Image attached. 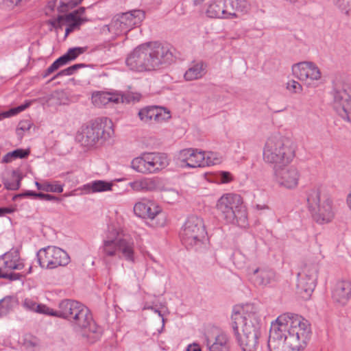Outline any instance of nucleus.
Wrapping results in <instances>:
<instances>
[{
  "label": "nucleus",
  "mask_w": 351,
  "mask_h": 351,
  "mask_svg": "<svg viewBox=\"0 0 351 351\" xmlns=\"http://www.w3.org/2000/svg\"><path fill=\"white\" fill-rule=\"evenodd\" d=\"M45 200V201H58L59 198L56 196L49 195V194H46Z\"/></svg>",
  "instance_id": "59"
},
{
  "label": "nucleus",
  "mask_w": 351,
  "mask_h": 351,
  "mask_svg": "<svg viewBox=\"0 0 351 351\" xmlns=\"http://www.w3.org/2000/svg\"><path fill=\"white\" fill-rule=\"evenodd\" d=\"M10 213V210L8 208H0V216L3 215L4 213Z\"/></svg>",
  "instance_id": "61"
},
{
  "label": "nucleus",
  "mask_w": 351,
  "mask_h": 351,
  "mask_svg": "<svg viewBox=\"0 0 351 351\" xmlns=\"http://www.w3.org/2000/svg\"><path fill=\"white\" fill-rule=\"evenodd\" d=\"M23 304V306L27 310L45 315H49L50 308L44 304H37L32 299L25 298Z\"/></svg>",
  "instance_id": "33"
},
{
  "label": "nucleus",
  "mask_w": 351,
  "mask_h": 351,
  "mask_svg": "<svg viewBox=\"0 0 351 351\" xmlns=\"http://www.w3.org/2000/svg\"><path fill=\"white\" fill-rule=\"evenodd\" d=\"M12 181H4L3 184L5 187L8 190H18L21 185V180H22V176L17 171H13L12 173Z\"/></svg>",
  "instance_id": "35"
},
{
  "label": "nucleus",
  "mask_w": 351,
  "mask_h": 351,
  "mask_svg": "<svg viewBox=\"0 0 351 351\" xmlns=\"http://www.w3.org/2000/svg\"><path fill=\"white\" fill-rule=\"evenodd\" d=\"M30 126H31V125L28 121H20L19 123L17 130H16L17 134L22 135V133L21 132V131L24 132V131L28 130H29Z\"/></svg>",
  "instance_id": "48"
},
{
  "label": "nucleus",
  "mask_w": 351,
  "mask_h": 351,
  "mask_svg": "<svg viewBox=\"0 0 351 351\" xmlns=\"http://www.w3.org/2000/svg\"><path fill=\"white\" fill-rule=\"evenodd\" d=\"M206 341L209 351H230L229 338L223 332H219L211 339L206 337Z\"/></svg>",
  "instance_id": "25"
},
{
  "label": "nucleus",
  "mask_w": 351,
  "mask_h": 351,
  "mask_svg": "<svg viewBox=\"0 0 351 351\" xmlns=\"http://www.w3.org/2000/svg\"><path fill=\"white\" fill-rule=\"evenodd\" d=\"M86 21H87L86 18H75V13H69L58 16L57 19L50 21L49 23L55 29L62 28V25H66L65 36H67L71 32L80 29V26Z\"/></svg>",
  "instance_id": "21"
},
{
  "label": "nucleus",
  "mask_w": 351,
  "mask_h": 351,
  "mask_svg": "<svg viewBox=\"0 0 351 351\" xmlns=\"http://www.w3.org/2000/svg\"><path fill=\"white\" fill-rule=\"evenodd\" d=\"M106 119L104 123L99 119L90 122L77 134V141L84 147H92L108 139L113 133V130L111 126L106 128Z\"/></svg>",
  "instance_id": "9"
},
{
  "label": "nucleus",
  "mask_w": 351,
  "mask_h": 351,
  "mask_svg": "<svg viewBox=\"0 0 351 351\" xmlns=\"http://www.w3.org/2000/svg\"><path fill=\"white\" fill-rule=\"evenodd\" d=\"M178 192L173 189H169L164 193L165 199L169 203H173L178 199Z\"/></svg>",
  "instance_id": "44"
},
{
  "label": "nucleus",
  "mask_w": 351,
  "mask_h": 351,
  "mask_svg": "<svg viewBox=\"0 0 351 351\" xmlns=\"http://www.w3.org/2000/svg\"><path fill=\"white\" fill-rule=\"evenodd\" d=\"M149 174L156 173L169 165L167 156L158 152L145 153Z\"/></svg>",
  "instance_id": "24"
},
{
  "label": "nucleus",
  "mask_w": 351,
  "mask_h": 351,
  "mask_svg": "<svg viewBox=\"0 0 351 351\" xmlns=\"http://www.w3.org/2000/svg\"><path fill=\"white\" fill-rule=\"evenodd\" d=\"M220 180L222 183H228L232 180L231 174L229 172L223 171L220 175Z\"/></svg>",
  "instance_id": "52"
},
{
  "label": "nucleus",
  "mask_w": 351,
  "mask_h": 351,
  "mask_svg": "<svg viewBox=\"0 0 351 351\" xmlns=\"http://www.w3.org/2000/svg\"><path fill=\"white\" fill-rule=\"evenodd\" d=\"M122 99L120 100V103H130L131 101H138L140 100L141 95L138 93H128L123 95H121Z\"/></svg>",
  "instance_id": "43"
},
{
  "label": "nucleus",
  "mask_w": 351,
  "mask_h": 351,
  "mask_svg": "<svg viewBox=\"0 0 351 351\" xmlns=\"http://www.w3.org/2000/svg\"><path fill=\"white\" fill-rule=\"evenodd\" d=\"M287 88L293 93H299L302 90V87L300 84L295 80L289 81L287 84Z\"/></svg>",
  "instance_id": "45"
},
{
  "label": "nucleus",
  "mask_w": 351,
  "mask_h": 351,
  "mask_svg": "<svg viewBox=\"0 0 351 351\" xmlns=\"http://www.w3.org/2000/svg\"><path fill=\"white\" fill-rule=\"evenodd\" d=\"M85 12V8L84 7H81L77 10L72 12L71 13H75V18H82L80 16L83 14Z\"/></svg>",
  "instance_id": "56"
},
{
  "label": "nucleus",
  "mask_w": 351,
  "mask_h": 351,
  "mask_svg": "<svg viewBox=\"0 0 351 351\" xmlns=\"http://www.w3.org/2000/svg\"><path fill=\"white\" fill-rule=\"evenodd\" d=\"M178 159L182 167L191 168L210 166L213 162L209 158H206L204 152L198 151L197 149H185L180 152ZM217 161H215L216 162Z\"/></svg>",
  "instance_id": "18"
},
{
  "label": "nucleus",
  "mask_w": 351,
  "mask_h": 351,
  "mask_svg": "<svg viewBox=\"0 0 351 351\" xmlns=\"http://www.w3.org/2000/svg\"><path fill=\"white\" fill-rule=\"evenodd\" d=\"M145 18V13L140 10L116 14L110 24L109 29L114 30L115 34L127 32L134 26L138 24Z\"/></svg>",
  "instance_id": "16"
},
{
  "label": "nucleus",
  "mask_w": 351,
  "mask_h": 351,
  "mask_svg": "<svg viewBox=\"0 0 351 351\" xmlns=\"http://www.w3.org/2000/svg\"><path fill=\"white\" fill-rule=\"evenodd\" d=\"M29 104L27 103L25 104H23L21 106H19L18 107L11 108L10 110L0 113V121L2 120L4 118L10 117L11 116L15 115L23 110H24L25 108H27L29 106Z\"/></svg>",
  "instance_id": "39"
},
{
  "label": "nucleus",
  "mask_w": 351,
  "mask_h": 351,
  "mask_svg": "<svg viewBox=\"0 0 351 351\" xmlns=\"http://www.w3.org/2000/svg\"><path fill=\"white\" fill-rule=\"evenodd\" d=\"M93 102L97 106H106L109 103L119 104L122 97L120 94L110 92H99L93 96Z\"/></svg>",
  "instance_id": "29"
},
{
  "label": "nucleus",
  "mask_w": 351,
  "mask_h": 351,
  "mask_svg": "<svg viewBox=\"0 0 351 351\" xmlns=\"http://www.w3.org/2000/svg\"><path fill=\"white\" fill-rule=\"evenodd\" d=\"M112 184L104 180H95L83 186L85 193H95L110 191Z\"/></svg>",
  "instance_id": "30"
},
{
  "label": "nucleus",
  "mask_w": 351,
  "mask_h": 351,
  "mask_svg": "<svg viewBox=\"0 0 351 351\" xmlns=\"http://www.w3.org/2000/svg\"><path fill=\"white\" fill-rule=\"evenodd\" d=\"M232 321V328L241 350L258 351L261 319L258 307L252 304L235 306Z\"/></svg>",
  "instance_id": "1"
},
{
  "label": "nucleus",
  "mask_w": 351,
  "mask_h": 351,
  "mask_svg": "<svg viewBox=\"0 0 351 351\" xmlns=\"http://www.w3.org/2000/svg\"><path fill=\"white\" fill-rule=\"evenodd\" d=\"M56 61L58 62L60 66H63L70 62L69 57L66 53L58 58Z\"/></svg>",
  "instance_id": "53"
},
{
  "label": "nucleus",
  "mask_w": 351,
  "mask_h": 351,
  "mask_svg": "<svg viewBox=\"0 0 351 351\" xmlns=\"http://www.w3.org/2000/svg\"><path fill=\"white\" fill-rule=\"evenodd\" d=\"M274 278V272L267 268H257L251 275V280L258 286H265L269 284Z\"/></svg>",
  "instance_id": "28"
},
{
  "label": "nucleus",
  "mask_w": 351,
  "mask_h": 351,
  "mask_svg": "<svg viewBox=\"0 0 351 351\" xmlns=\"http://www.w3.org/2000/svg\"><path fill=\"white\" fill-rule=\"evenodd\" d=\"M38 262L42 268L52 269L69 264L70 258L63 250L56 246H47L36 254Z\"/></svg>",
  "instance_id": "12"
},
{
  "label": "nucleus",
  "mask_w": 351,
  "mask_h": 351,
  "mask_svg": "<svg viewBox=\"0 0 351 351\" xmlns=\"http://www.w3.org/2000/svg\"><path fill=\"white\" fill-rule=\"evenodd\" d=\"M274 178L276 183L286 189H295L300 178L298 170L294 166L273 167Z\"/></svg>",
  "instance_id": "17"
},
{
  "label": "nucleus",
  "mask_w": 351,
  "mask_h": 351,
  "mask_svg": "<svg viewBox=\"0 0 351 351\" xmlns=\"http://www.w3.org/2000/svg\"><path fill=\"white\" fill-rule=\"evenodd\" d=\"M88 47H77L69 49L66 53L70 61H72L76 59L80 55L85 53Z\"/></svg>",
  "instance_id": "41"
},
{
  "label": "nucleus",
  "mask_w": 351,
  "mask_h": 351,
  "mask_svg": "<svg viewBox=\"0 0 351 351\" xmlns=\"http://www.w3.org/2000/svg\"><path fill=\"white\" fill-rule=\"evenodd\" d=\"M186 351H202V350L199 345L193 343L188 346Z\"/></svg>",
  "instance_id": "57"
},
{
  "label": "nucleus",
  "mask_w": 351,
  "mask_h": 351,
  "mask_svg": "<svg viewBox=\"0 0 351 351\" xmlns=\"http://www.w3.org/2000/svg\"><path fill=\"white\" fill-rule=\"evenodd\" d=\"M243 253H244V255H245V256H247V258H252V257L254 255V254H255V247H254V245H252L251 252H248V251H247L246 249H245V248L243 250Z\"/></svg>",
  "instance_id": "55"
},
{
  "label": "nucleus",
  "mask_w": 351,
  "mask_h": 351,
  "mask_svg": "<svg viewBox=\"0 0 351 351\" xmlns=\"http://www.w3.org/2000/svg\"><path fill=\"white\" fill-rule=\"evenodd\" d=\"M82 0H59L58 10L60 12H64L76 6Z\"/></svg>",
  "instance_id": "37"
},
{
  "label": "nucleus",
  "mask_w": 351,
  "mask_h": 351,
  "mask_svg": "<svg viewBox=\"0 0 351 351\" xmlns=\"http://www.w3.org/2000/svg\"><path fill=\"white\" fill-rule=\"evenodd\" d=\"M29 0H7V3L9 6L14 7L19 5H22L24 3L29 1Z\"/></svg>",
  "instance_id": "54"
},
{
  "label": "nucleus",
  "mask_w": 351,
  "mask_h": 351,
  "mask_svg": "<svg viewBox=\"0 0 351 351\" xmlns=\"http://www.w3.org/2000/svg\"><path fill=\"white\" fill-rule=\"evenodd\" d=\"M282 328L276 319L271 324L268 340L269 351H298L296 346L289 337L283 331Z\"/></svg>",
  "instance_id": "15"
},
{
  "label": "nucleus",
  "mask_w": 351,
  "mask_h": 351,
  "mask_svg": "<svg viewBox=\"0 0 351 351\" xmlns=\"http://www.w3.org/2000/svg\"><path fill=\"white\" fill-rule=\"evenodd\" d=\"M307 208L313 219L319 224L328 223L334 218L332 202L327 195H321L319 188L306 191Z\"/></svg>",
  "instance_id": "8"
},
{
  "label": "nucleus",
  "mask_w": 351,
  "mask_h": 351,
  "mask_svg": "<svg viewBox=\"0 0 351 351\" xmlns=\"http://www.w3.org/2000/svg\"><path fill=\"white\" fill-rule=\"evenodd\" d=\"M43 191L52 193H62L63 191V186L58 182H44Z\"/></svg>",
  "instance_id": "42"
},
{
  "label": "nucleus",
  "mask_w": 351,
  "mask_h": 351,
  "mask_svg": "<svg viewBox=\"0 0 351 351\" xmlns=\"http://www.w3.org/2000/svg\"><path fill=\"white\" fill-rule=\"evenodd\" d=\"M335 4L343 14L351 16V0H337Z\"/></svg>",
  "instance_id": "40"
},
{
  "label": "nucleus",
  "mask_w": 351,
  "mask_h": 351,
  "mask_svg": "<svg viewBox=\"0 0 351 351\" xmlns=\"http://www.w3.org/2000/svg\"><path fill=\"white\" fill-rule=\"evenodd\" d=\"M332 95L334 110L343 120L351 123V88L348 85L336 86Z\"/></svg>",
  "instance_id": "14"
},
{
  "label": "nucleus",
  "mask_w": 351,
  "mask_h": 351,
  "mask_svg": "<svg viewBox=\"0 0 351 351\" xmlns=\"http://www.w3.org/2000/svg\"><path fill=\"white\" fill-rule=\"evenodd\" d=\"M144 309H151V310L154 311L155 313H158L160 317H162L160 311H159L158 309H156V308H154L153 306H145Z\"/></svg>",
  "instance_id": "60"
},
{
  "label": "nucleus",
  "mask_w": 351,
  "mask_h": 351,
  "mask_svg": "<svg viewBox=\"0 0 351 351\" xmlns=\"http://www.w3.org/2000/svg\"><path fill=\"white\" fill-rule=\"evenodd\" d=\"M30 154L29 149H16L12 152L7 153L2 159L3 163L11 162L16 158H26Z\"/></svg>",
  "instance_id": "34"
},
{
  "label": "nucleus",
  "mask_w": 351,
  "mask_h": 351,
  "mask_svg": "<svg viewBox=\"0 0 351 351\" xmlns=\"http://www.w3.org/2000/svg\"><path fill=\"white\" fill-rule=\"evenodd\" d=\"M140 119L146 123L154 121L156 123L166 121L171 118L170 112L165 108L158 106H149L139 110Z\"/></svg>",
  "instance_id": "20"
},
{
  "label": "nucleus",
  "mask_w": 351,
  "mask_h": 351,
  "mask_svg": "<svg viewBox=\"0 0 351 351\" xmlns=\"http://www.w3.org/2000/svg\"><path fill=\"white\" fill-rule=\"evenodd\" d=\"M88 66V65H86V64H82V63L73 64V65H72V66H69V67H68V68H66L65 69H63V70L60 71V72H58L53 78H56V77H60V76H63V75H73L79 69L84 68V67H86Z\"/></svg>",
  "instance_id": "38"
},
{
  "label": "nucleus",
  "mask_w": 351,
  "mask_h": 351,
  "mask_svg": "<svg viewBox=\"0 0 351 351\" xmlns=\"http://www.w3.org/2000/svg\"><path fill=\"white\" fill-rule=\"evenodd\" d=\"M23 267L24 264L20 261L17 251L6 252L0 257V278L10 281L22 280L27 274L31 272L32 267L27 273H16L14 270H21Z\"/></svg>",
  "instance_id": "11"
},
{
  "label": "nucleus",
  "mask_w": 351,
  "mask_h": 351,
  "mask_svg": "<svg viewBox=\"0 0 351 351\" xmlns=\"http://www.w3.org/2000/svg\"><path fill=\"white\" fill-rule=\"evenodd\" d=\"M45 195H46L45 193H36V192H34V191H27V192H25L24 193H21V194H19V195H16V197L33 196V197H38L40 199L45 200Z\"/></svg>",
  "instance_id": "47"
},
{
  "label": "nucleus",
  "mask_w": 351,
  "mask_h": 351,
  "mask_svg": "<svg viewBox=\"0 0 351 351\" xmlns=\"http://www.w3.org/2000/svg\"><path fill=\"white\" fill-rule=\"evenodd\" d=\"M216 208L218 214L226 222L243 228L247 225V210L239 195L234 193L223 195L218 199Z\"/></svg>",
  "instance_id": "6"
},
{
  "label": "nucleus",
  "mask_w": 351,
  "mask_h": 351,
  "mask_svg": "<svg viewBox=\"0 0 351 351\" xmlns=\"http://www.w3.org/2000/svg\"><path fill=\"white\" fill-rule=\"evenodd\" d=\"M14 299L6 296L0 300V317L6 315L13 308Z\"/></svg>",
  "instance_id": "36"
},
{
  "label": "nucleus",
  "mask_w": 351,
  "mask_h": 351,
  "mask_svg": "<svg viewBox=\"0 0 351 351\" xmlns=\"http://www.w3.org/2000/svg\"><path fill=\"white\" fill-rule=\"evenodd\" d=\"M60 66L58 62L56 60L54 61L51 65L48 67V69L45 71V74L44 75V77H47V75H50L55 71H56Z\"/></svg>",
  "instance_id": "51"
},
{
  "label": "nucleus",
  "mask_w": 351,
  "mask_h": 351,
  "mask_svg": "<svg viewBox=\"0 0 351 351\" xmlns=\"http://www.w3.org/2000/svg\"><path fill=\"white\" fill-rule=\"evenodd\" d=\"M173 61V53L167 44L147 42L136 47L127 57V66L138 72L151 71Z\"/></svg>",
  "instance_id": "2"
},
{
  "label": "nucleus",
  "mask_w": 351,
  "mask_h": 351,
  "mask_svg": "<svg viewBox=\"0 0 351 351\" xmlns=\"http://www.w3.org/2000/svg\"><path fill=\"white\" fill-rule=\"evenodd\" d=\"M206 65L203 62H198L185 72L184 77L186 81H192L202 78L206 73Z\"/></svg>",
  "instance_id": "31"
},
{
  "label": "nucleus",
  "mask_w": 351,
  "mask_h": 351,
  "mask_svg": "<svg viewBox=\"0 0 351 351\" xmlns=\"http://www.w3.org/2000/svg\"><path fill=\"white\" fill-rule=\"evenodd\" d=\"M256 208H257L258 210H262V209L267 208V206H265V205L262 206V205L257 204V205H256Z\"/></svg>",
  "instance_id": "64"
},
{
  "label": "nucleus",
  "mask_w": 351,
  "mask_h": 351,
  "mask_svg": "<svg viewBox=\"0 0 351 351\" xmlns=\"http://www.w3.org/2000/svg\"><path fill=\"white\" fill-rule=\"evenodd\" d=\"M210 18L230 19L226 6V0H215L210 2L206 10Z\"/></svg>",
  "instance_id": "26"
},
{
  "label": "nucleus",
  "mask_w": 351,
  "mask_h": 351,
  "mask_svg": "<svg viewBox=\"0 0 351 351\" xmlns=\"http://www.w3.org/2000/svg\"><path fill=\"white\" fill-rule=\"evenodd\" d=\"M317 267L314 264L304 265L298 273L296 292L304 300L310 298L316 286Z\"/></svg>",
  "instance_id": "13"
},
{
  "label": "nucleus",
  "mask_w": 351,
  "mask_h": 351,
  "mask_svg": "<svg viewBox=\"0 0 351 351\" xmlns=\"http://www.w3.org/2000/svg\"><path fill=\"white\" fill-rule=\"evenodd\" d=\"M134 242L133 239L122 230L108 228L103 241V258L106 264L109 258L118 256L127 261L134 263Z\"/></svg>",
  "instance_id": "4"
},
{
  "label": "nucleus",
  "mask_w": 351,
  "mask_h": 351,
  "mask_svg": "<svg viewBox=\"0 0 351 351\" xmlns=\"http://www.w3.org/2000/svg\"><path fill=\"white\" fill-rule=\"evenodd\" d=\"M134 212L138 217L151 221L162 215L159 207L151 201L137 202L134 206Z\"/></svg>",
  "instance_id": "23"
},
{
  "label": "nucleus",
  "mask_w": 351,
  "mask_h": 351,
  "mask_svg": "<svg viewBox=\"0 0 351 351\" xmlns=\"http://www.w3.org/2000/svg\"><path fill=\"white\" fill-rule=\"evenodd\" d=\"M293 74L300 80L310 83L321 78L318 66L312 62H302L292 66Z\"/></svg>",
  "instance_id": "19"
},
{
  "label": "nucleus",
  "mask_w": 351,
  "mask_h": 351,
  "mask_svg": "<svg viewBox=\"0 0 351 351\" xmlns=\"http://www.w3.org/2000/svg\"><path fill=\"white\" fill-rule=\"evenodd\" d=\"M49 315L66 319L75 328L87 330L94 335L93 339L100 335V330L93 321L90 310L77 300L65 299L60 301L57 310L50 308Z\"/></svg>",
  "instance_id": "3"
},
{
  "label": "nucleus",
  "mask_w": 351,
  "mask_h": 351,
  "mask_svg": "<svg viewBox=\"0 0 351 351\" xmlns=\"http://www.w3.org/2000/svg\"><path fill=\"white\" fill-rule=\"evenodd\" d=\"M58 2L59 3V0H53L49 1L47 4V9L49 10H53Z\"/></svg>",
  "instance_id": "58"
},
{
  "label": "nucleus",
  "mask_w": 351,
  "mask_h": 351,
  "mask_svg": "<svg viewBox=\"0 0 351 351\" xmlns=\"http://www.w3.org/2000/svg\"><path fill=\"white\" fill-rule=\"evenodd\" d=\"M276 320L299 350L306 346L311 333L307 319L299 315L287 313L278 316Z\"/></svg>",
  "instance_id": "7"
},
{
  "label": "nucleus",
  "mask_w": 351,
  "mask_h": 351,
  "mask_svg": "<svg viewBox=\"0 0 351 351\" xmlns=\"http://www.w3.org/2000/svg\"><path fill=\"white\" fill-rule=\"evenodd\" d=\"M143 184H143L142 180L134 181V182H131L130 184V185L132 187V189L133 190L137 191H143Z\"/></svg>",
  "instance_id": "50"
},
{
  "label": "nucleus",
  "mask_w": 351,
  "mask_h": 351,
  "mask_svg": "<svg viewBox=\"0 0 351 351\" xmlns=\"http://www.w3.org/2000/svg\"><path fill=\"white\" fill-rule=\"evenodd\" d=\"M229 18H237L239 14H247L250 10V4L247 0H226Z\"/></svg>",
  "instance_id": "27"
},
{
  "label": "nucleus",
  "mask_w": 351,
  "mask_h": 351,
  "mask_svg": "<svg viewBox=\"0 0 351 351\" xmlns=\"http://www.w3.org/2000/svg\"><path fill=\"white\" fill-rule=\"evenodd\" d=\"M206 158H209L212 162L217 161L213 164H210V165H215L221 162V158L217 157V154L213 152L206 153Z\"/></svg>",
  "instance_id": "49"
},
{
  "label": "nucleus",
  "mask_w": 351,
  "mask_h": 351,
  "mask_svg": "<svg viewBox=\"0 0 351 351\" xmlns=\"http://www.w3.org/2000/svg\"><path fill=\"white\" fill-rule=\"evenodd\" d=\"M180 235L183 244L187 248L200 247L206 235L202 219L195 215L189 217Z\"/></svg>",
  "instance_id": "10"
},
{
  "label": "nucleus",
  "mask_w": 351,
  "mask_h": 351,
  "mask_svg": "<svg viewBox=\"0 0 351 351\" xmlns=\"http://www.w3.org/2000/svg\"><path fill=\"white\" fill-rule=\"evenodd\" d=\"M131 168L142 174H149L145 153L134 158L131 162Z\"/></svg>",
  "instance_id": "32"
},
{
  "label": "nucleus",
  "mask_w": 351,
  "mask_h": 351,
  "mask_svg": "<svg viewBox=\"0 0 351 351\" xmlns=\"http://www.w3.org/2000/svg\"><path fill=\"white\" fill-rule=\"evenodd\" d=\"M332 299L339 306L346 305L351 299V282L344 280L337 282L332 290Z\"/></svg>",
  "instance_id": "22"
},
{
  "label": "nucleus",
  "mask_w": 351,
  "mask_h": 351,
  "mask_svg": "<svg viewBox=\"0 0 351 351\" xmlns=\"http://www.w3.org/2000/svg\"><path fill=\"white\" fill-rule=\"evenodd\" d=\"M142 181L144 184H143V191H152L156 186V183L152 179L144 178V179H142Z\"/></svg>",
  "instance_id": "46"
},
{
  "label": "nucleus",
  "mask_w": 351,
  "mask_h": 351,
  "mask_svg": "<svg viewBox=\"0 0 351 351\" xmlns=\"http://www.w3.org/2000/svg\"><path fill=\"white\" fill-rule=\"evenodd\" d=\"M263 156L264 161L273 167L288 166L295 156V146L288 138L270 136L265 144Z\"/></svg>",
  "instance_id": "5"
},
{
  "label": "nucleus",
  "mask_w": 351,
  "mask_h": 351,
  "mask_svg": "<svg viewBox=\"0 0 351 351\" xmlns=\"http://www.w3.org/2000/svg\"><path fill=\"white\" fill-rule=\"evenodd\" d=\"M35 184H36V187H37V189H38V190H42V191H43L44 183L40 184V183H39V182H36Z\"/></svg>",
  "instance_id": "62"
},
{
  "label": "nucleus",
  "mask_w": 351,
  "mask_h": 351,
  "mask_svg": "<svg viewBox=\"0 0 351 351\" xmlns=\"http://www.w3.org/2000/svg\"><path fill=\"white\" fill-rule=\"evenodd\" d=\"M347 202L349 204V206L351 209V193L348 194L347 197Z\"/></svg>",
  "instance_id": "63"
}]
</instances>
